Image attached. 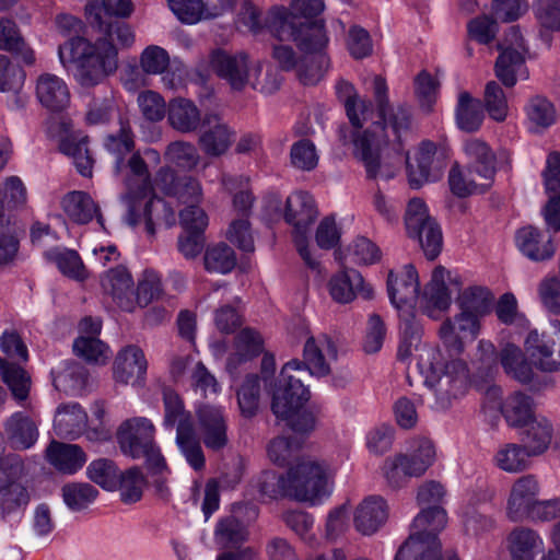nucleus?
I'll return each mask as SVG.
<instances>
[{"mask_svg": "<svg viewBox=\"0 0 560 560\" xmlns=\"http://www.w3.org/2000/svg\"><path fill=\"white\" fill-rule=\"evenodd\" d=\"M384 78L373 79V96L378 120L353 138L354 156L360 160L370 179H390L405 161L409 172V183L418 188L438 176L432 174V163L436 147L431 141H422L416 158L417 168L409 163L404 150V139L410 132L411 112L406 105L390 106Z\"/></svg>", "mask_w": 560, "mask_h": 560, "instance_id": "f257e3e1", "label": "nucleus"}, {"mask_svg": "<svg viewBox=\"0 0 560 560\" xmlns=\"http://www.w3.org/2000/svg\"><path fill=\"white\" fill-rule=\"evenodd\" d=\"M115 174L121 177L125 186L121 201L127 209L126 221L129 225L135 226L143 221L147 233L154 236V217L159 220L160 213H163L167 226L175 223V212L165 201L149 198L152 191L151 174L139 152L132 153L124 162V168L115 171Z\"/></svg>", "mask_w": 560, "mask_h": 560, "instance_id": "f03ea898", "label": "nucleus"}, {"mask_svg": "<svg viewBox=\"0 0 560 560\" xmlns=\"http://www.w3.org/2000/svg\"><path fill=\"white\" fill-rule=\"evenodd\" d=\"M417 366L434 396L432 407L435 410H447L464 395L468 370L460 358L446 357L440 349L423 348Z\"/></svg>", "mask_w": 560, "mask_h": 560, "instance_id": "7ed1b4c3", "label": "nucleus"}, {"mask_svg": "<svg viewBox=\"0 0 560 560\" xmlns=\"http://www.w3.org/2000/svg\"><path fill=\"white\" fill-rule=\"evenodd\" d=\"M325 9L324 0H293L291 9L270 11L267 27L280 42L293 40L299 49L327 45L328 37L323 21L314 20Z\"/></svg>", "mask_w": 560, "mask_h": 560, "instance_id": "20e7f679", "label": "nucleus"}, {"mask_svg": "<svg viewBox=\"0 0 560 560\" xmlns=\"http://www.w3.org/2000/svg\"><path fill=\"white\" fill-rule=\"evenodd\" d=\"M61 65L75 63L78 82L85 88L101 84L118 68V52L115 44L106 38L92 43L84 37L69 38L58 48Z\"/></svg>", "mask_w": 560, "mask_h": 560, "instance_id": "39448f33", "label": "nucleus"}, {"mask_svg": "<svg viewBox=\"0 0 560 560\" xmlns=\"http://www.w3.org/2000/svg\"><path fill=\"white\" fill-rule=\"evenodd\" d=\"M446 512L438 505L423 509L413 520L407 540L398 549L394 560H451L458 556L453 551L441 553L438 534L445 527Z\"/></svg>", "mask_w": 560, "mask_h": 560, "instance_id": "423d86ee", "label": "nucleus"}, {"mask_svg": "<svg viewBox=\"0 0 560 560\" xmlns=\"http://www.w3.org/2000/svg\"><path fill=\"white\" fill-rule=\"evenodd\" d=\"M155 429L143 417L125 420L117 430V441L124 455L133 459L144 458L151 475L162 476L168 471L164 456L154 441Z\"/></svg>", "mask_w": 560, "mask_h": 560, "instance_id": "0eeeda50", "label": "nucleus"}, {"mask_svg": "<svg viewBox=\"0 0 560 560\" xmlns=\"http://www.w3.org/2000/svg\"><path fill=\"white\" fill-rule=\"evenodd\" d=\"M308 374L299 360L287 362L280 372L276 384L271 410L277 418H288L310 398V390L302 377Z\"/></svg>", "mask_w": 560, "mask_h": 560, "instance_id": "6e6552de", "label": "nucleus"}, {"mask_svg": "<svg viewBox=\"0 0 560 560\" xmlns=\"http://www.w3.org/2000/svg\"><path fill=\"white\" fill-rule=\"evenodd\" d=\"M317 215L315 200L308 192L296 191L287 198L284 220L293 228L295 247L304 262L311 268H316L318 262L311 256L307 246V232Z\"/></svg>", "mask_w": 560, "mask_h": 560, "instance_id": "1a4fd4ad", "label": "nucleus"}, {"mask_svg": "<svg viewBox=\"0 0 560 560\" xmlns=\"http://www.w3.org/2000/svg\"><path fill=\"white\" fill-rule=\"evenodd\" d=\"M287 478L290 499L314 502L328 494V469L315 460L299 459L288 469Z\"/></svg>", "mask_w": 560, "mask_h": 560, "instance_id": "9d476101", "label": "nucleus"}, {"mask_svg": "<svg viewBox=\"0 0 560 560\" xmlns=\"http://www.w3.org/2000/svg\"><path fill=\"white\" fill-rule=\"evenodd\" d=\"M24 474V463L18 456L0 462V517L22 512L31 501L28 488L20 480Z\"/></svg>", "mask_w": 560, "mask_h": 560, "instance_id": "9b49d317", "label": "nucleus"}, {"mask_svg": "<svg viewBox=\"0 0 560 560\" xmlns=\"http://www.w3.org/2000/svg\"><path fill=\"white\" fill-rule=\"evenodd\" d=\"M210 65L219 78L238 92L249 86L252 77L261 71V63L252 62L245 52L215 50L211 55Z\"/></svg>", "mask_w": 560, "mask_h": 560, "instance_id": "f8f14e48", "label": "nucleus"}, {"mask_svg": "<svg viewBox=\"0 0 560 560\" xmlns=\"http://www.w3.org/2000/svg\"><path fill=\"white\" fill-rule=\"evenodd\" d=\"M524 348L533 365L542 372H560V322L552 324L551 331L530 330Z\"/></svg>", "mask_w": 560, "mask_h": 560, "instance_id": "ddd939ff", "label": "nucleus"}, {"mask_svg": "<svg viewBox=\"0 0 560 560\" xmlns=\"http://www.w3.org/2000/svg\"><path fill=\"white\" fill-rule=\"evenodd\" d=\"M480 330V322L465 313L445 319L439 328V337L447 352L446 357L459 358L464 352L466 340L472 341Z\"/></svg>", "mask_w": 560, "mask_h": 560, "instance_id": "4468645a", "label": "nucleus"}, {"mask_svg": "<svg viewBox=\"0 0 560 560\" xmlns=\"http://www.w3.org/2000/svg\"><path fill=\"white\" fill-rule=\"evenodd\" d=\"M506 42L509 46L497 58L494 72L504 86L513 88L516 84L517 75H522L525 63L523 52L526 48L524 38L516 27H511L506 35Z\"/></svg>", "mask_w": 560, "mask_h": 560, "instance_id": "2eb2a0df", "label": "nucleus"}, {"mask_svg": "<svg viewBox=\"0 0 560 560\" xmlns=\"http://www.w3.org/2000/svg\"><path fill=\"white\" fill-rule=\"evenodd\" d=\"M539 481L534 475H525L513 483L506 504V516L512 522L530 517L538 505Z\"/></svg>", "mask_w": 560, "mask_h": 560, "instance_id": "dca6fc26", "label": "nucleus"}, {"mask_svg": "<svg viewBox=\"0 0 560 560\" xmlns=\"http://www.w3.org/2000/svg\"><path fill=\"white\" fill-rule=\"evenodd\" d=\"M235 135V130L219 115L206 114L202 118L198 144L206 155L219 158L230 150Z\"/></svg>", "mask_w": 560, "mask_h": 560, "instance_id": "f3484780", "label": "nucleus"}, {"mask_svg": "<svg viewBox=\"0 0 560 560\" xmlns=\"http://www.w3.org/2000/svg\"><path fill=\"white\" fill-rule=\"evenodd\" d=\"M199 439L212 452H220L229 443L228 423L223 410L203 405L197 410Z\"/></svg>", "mask_w": 560, "mask_h": 560, "instance_id": "a211bd4d", "label": "nucleus"}, {"mask_svg": "<svg viewBox=\"0 0 560 560\" xmlns=\"http://www.w3.org/2000/svg\"><path fill=\"white\" fill-rule=\"evenodd\" d=\"M338 354L334 340L327 334L310 336L304 345L303 361L306 372L317 377L330 374V361Z\"/></svg>", "mask_w": 560, "mask_h": 560, "instance_id": "6ab92c4d", "label": "nucleus"}, {"mask_svg": "<svg viewBox=\"0 0 560 560\" xmlns=\"http://www.w3.org/2000/svg\"><path fill=\"white\" fill-rule=\"evenodd\" d=\"M148 361L143 351L135 345L124 347L116 355L113 374L117 383L142 386L145 382Z\"/></svg>", "mask_w": 560, "mask_h": 560, "instance_id": "aec40b11", "label": "nucleus"}, {"mask_svg": "<svg viewBox=\"0 0 560 560\" xmlns=\"http://www.w3.org/2000/svg\"><path fill=\"white\" fill-rule=\"evenodd\" d=\"M158 183L166 196L174 197L186 207L200 205L202 201L201 184L192 176H177L172 170L165 168L159 172Z\"/></svg>", "mask_w": 560, "mask_h": 560, "instance_id": "412c9836", "label": "nucleus"}, {"mask_svg": "<svg viewBox=\"0 0 560 560\" xmlns=\"http://www.w3.org/2000/svg\"><path fill=\"white\" fill-rule=\"evenodd\" d=\"M328 291L331 299L340 304L352 302L357 295L369 300L373 298L374 290L364 282L361 273L354 269H346L334 275L328 281Z\"/></svg>", "mask_w": 560, "mask_h": 560, "instance_id": "4be33fe9", "label": "nucleus"}, {"mask_svg": "<svg viewBox=\"0 0 560 560\" xmlns=\"http://www.w3.org/2000/svg\"><path fill=\"white\" fill-rule=\"evenodd\" d=\"M450 271L443 266L434 268L431 281L420 298V307L429 317L436 319L441 313L451 306V294L446 287V279H450Z\"/></svg>", "mask_w": 560, "mask_h": 560, "instance_id": "5701e85b", "label": "nucleus"}, {"mask_svg": "<svg viewBox=\"0 0 560 560\" xmlns=\"http://www.w3.org/2000/svg\"><path fill=\"white\" fill-rule=\"evenodd\" d=\"M515 243L520 252L533 261L548 260L556 253L552 235L533 225L517 230Z\"/></svg>", "mask_w": 560, "mask_h": 560, "instance_id": "b1692460", "label": "nucleus"}, {"mask_svg": "<svg viewBox=\"0 0 560 560\" xmlns=\"http://www.w3.org/2000/svg\"><path fill=\"white\" fill-rule=\"evenodd\" d=\"M419 288L418 272L412 265H406L399 275L388 273V296L396 308L412 307L419 299Z\"/></svg>", "mask_w": 560, "mask_h": 560, "instance_id": "393cba45", "label": "nucleus"}, {"mask_svg": "<svg viewBox=\"0 0 560 560\" xmlns=\"http://www.w3.org/2000/svg\"><path fill=\"white\" fill-rule=\"evenodd\" d=\"M2 427L10 447L15 451L30 450L39 436L37 423L23 411L13 412Z\"/></svg>", "mask_w": 560, "mask_h": 560, "instance_id": "a878e982", "label": "nucleus"}, {"mask_svg": "<svg viewBox=\"0 0 560 560\" xmlns=\"http://www.w3.org/2000/svg\"><path fill=\"white\" fill-rule=\"evenodd\" d=\"M388 512V504L384 498L370 495L355 508L354 527L362 535H373L387 522Z\"/></svg>", "mask_w": 560, "mask_h": 560, "instance_id": "bb28decb", "label": "nucleus"}, {"mask_svg": "<svg viewBox=\"0 0 560 560\" xmlns=\"http://www.w3.org/2000/svg\"><path fill=\"white\" fill-rule=\"evenodd\" d=\"M463 151L468 160L469 175H476L490 185L495 174V154L487 142L470 138L463 144Z\"/></svg>", "mask_w": 560, "mask_h": 560, "instance_id": "cd10ccee", "label": "nucleus"}, {"mask_svg": "<svg viewBox=\"0 0 560 560\" xmlns=\"http://www.w3.org/2000/svg\"><path fill=\"white\" fill-rule=\"evenodd\" d=\"M104 292L113 298L115 303L125 311L135 307L133 280L125 267L109 269L101 280Z\"/></svg>", "mask_w": 560, "mask_h": 560, "instance_id": "c85d7f7f", "label": "nucleus"}, {"mask_svg": "<svg viewBox=\"0 0 560 560\" xmlns=\"http://www.w3.org/2000/svg\"><path fill=\"white\" fill-rule=\"evenodd\" d=\"M35 93L42 106L50 112H61L70 103L68 85L56 74H40L36 80Z\"/></svg>", "mask_w": 560, "mask_h": 560, "instance_id": "c756f323", "label": "nucleus"}, {"mask_svg": "<svg viewBox=\"0 0 560 560\" xmlns=\"http://www.w3.org/2000/svg\"><path fill=\"white\" fill-rule=\"evenodd\" d=\"M47 462L58 471L72 475L86 462L84 451L77 444L51 441L45 451Z\"/></svg>", "mask_w": 560, "mask_h": 560, "instance_id": "7c9ffc66", "label": "nucleus"}, {"mask_svg": "<svg viewBox=\"0 0 560 560\" xmlns=\"http://www.w3.org/2000/svg\"><path fill=\"white\" fill-rule=\"evenodd\" d=\"M506 544L512 560H535L544 550L542 537L525 526L513 528L506 537Z\"/></svg>", "mask_w": 560, "mask_h": 560, "instance_id": "2f4dec72", "label": "nucleus"}, {"mask_svg": "<svg viewBox=\"0 0 560 560\" xmlns=\"http://www.w3.org/2000/svg\"><path fill=\"white\" fill-rule=\"evenodd\" d=\"M88 415L78 402L62 404L55 413L54 431L62 439H75L84 433Z\"/></svg>", "mask_w": 560, "mask_h": 560, "instance_id": "473e14b6", "label": "nucleus"}, {"mask_svg": "<svg viewBox=\"0 0 560 560\" xmlns=\"http://www.w3.org/2000/svg\"><path fill=\"white\" fill-rule=\"evenodd\" d=\"M61 206L69 219L78 224H86L93 218H96L101 224L103 222L98 205L85 191L73 190L68 192L62 198Z\"/></svg>", "mask_w": 560, "mask_h": 560, "instance_id": "72a5a7b5", "label": "nucleus"}, {"mask_svg": "<svg viewBox=\"0 0 560 560\" xmlns=\"http://www.w3.org/2000/svg\"><path fill=\"white\" fill-rule=\"evenodd\" d=\"M521 442L533 456H540L549 448L552 436V423L545 417H537L523 425Z\"/></svg>", "mask_w": 560, "mask_h": 560, "instance_id": "f704fd0d", "label": "nucleus"}, {"mask_svg": "<svg viewBox=\"0 0 560 560\" xmlns=\"http://www.w3.org/2000/svg\"><path fill=\"white\" fill-rule=\"evenodd\" d=\"M326 45L315 47L311 43L310 49H300L302 51L301 63L298 68L296 74L299 80L304 85H314L318 83L328 69V57L323 54Z\"/></svg>", "mask_w": 560, "mask_h": 560, "instance_id": "c9c22d12", "label": "nucleus"}, {"mask_svg": "<svg viewBox=\"0 0 560 560\" xmlns=\"http://www.w3.org/2000/svg\"><path fill=\"white\" fill-rule=\"evenodd\" d=\"M493 302V294L489 289L481 285L468 287L457 298L460 313L474 316L476 320L492 311Z\"/></svg>", "mask_w": 560, "mask_h": 560, "instance_id": "e433bc0d", "label": "nucleus"}, {"mask_svg": "<svg viewBox=\"0 0 560 560\" xmlns=\"http://www.w3.org/2000/svg\"><path fill=\"white\" fill-rule=\"evenodd\" d=\"M500 361L505 373L522 384H528L534 378L533 363L528 362L522 349L508 343L500 352Z\"/></svg>", "mask_w": 560, "mask_h": 560, "instance_id": "4c0bfd02", "label": "nucleus"}, {"mask_svg": "<svg viewBox=\"0 0 560 560\" xmlns=\"http://www.w3.org/2000/svg\"><path fill=\"white\" fill-rule=\"evenodd\" d=\"M338 98L343 103L347 116L353 127H362L373 114L372 105L364 100H358L354 88L347 81H339L336 85Z\"/></svg>", "mask_w": 560, "mask_h": 560, "instance_id": "58836bf2", "label": "nucleus"}, {"mask_svg": "<svg viewBox=\"0 0 560 560\" xmlns=\"http://www.w3.org/2000/svg\"><path fill=\"white\" fill-rule=\"evenodd\" d=\"M382 474L386 485L393 490L404 488L413 477H420L406 453H397L387 457L382 466Z\"/></svg>", "mask_w": 560, "mask_h": 560, "instance_id": "ea45409f", "label": "nucleus"}, {"mask_svg": "<svg viewBox=\"0 0 560 560\" xmlns=\"http://www.w3.org/2000/svg\"><path fill=\"white\" fill-rule=\"evenodd\" d=\"M168 121L179 132H191L201 122L200 112L191 101L175 98L168 105Z\"/></svg>", "mask_w": 560, "mask_h": 560, "instance_id": "a19ab883", "label": "nucleus"}, {"mask_svg": "<svg viewBox=\"0 0 560 560\" xmlns=\"http://www.w3.org/2000/svg\"><path fill=\"white\" fill-rule=\"evenodd\" d=\"M0 377L16 401L22 402L28 398L32 380L22 366L0 357Z\"/></svg>", "mask_w": 560, "mask_h": 560, "instance_id": "79ce46f5", "label": "nucleus"}, {"mask_svg": "<svg viewBox=\"0 0 560 560\" xmlns=\"http://www.w3.org/2000/svg\"><path fill=\"white\" fill-rule=\"evenodd\" d=\"M501 412L510 427L522 428L534 419V404L529 396L515 392L501 405Z\"/></svg>", "mask_w": 560, "mask_h": 560, "instance_id": "37998d69", "label": "nucleus"}, {"mask_svg": "<svg viewBox=\"0 0 560 560\" xmlns=\"http://www.w3.org/2000/svg\"><path fill=\"white\" fill-rule=\"evenodd\" d=\"M104 147L114 156V170H122L124 162L135 153V136L129 122L121 120L118 133L107 136Z\"/></svg>", "mask_w": 560, "mask_h": 560, "instance_id": "c03bdc74", "label": "nucleus"}, {"mask_svg": "<svg viewBox=\"0 0 560 560\" xmlns=\"http://www.w3.org/2000/svg\"><path fill=\"white\" fill-rule=\"evenodd\" d=\"M456 122L459 129L475 132L480 129L483 121L481 102L474 98L468 92H460L455 110Z\"/></svg>", "mask_w": 560, "mask_h": 560, "instance_id": "a18cd8bd", "label": "nucleus"}, {"mask_svg": "<svg viewBox=\"0 0 560 560\" xmlns=\"http://www.w3.org/2000/svg\"><path fill=\"white\" fill-rule=\"evenodd\" d=\"M44 256L48 261L54 262L63 276L77 281L88 278V271L75 250L56 247L45 252Z\"/></svg>", "mask_w": 560, "mask_h": 560, "instance_id": "49530a36", "label": "nucleus"}, {"mask_svg": "<svg viewBox=\"0 0 560 560\" xmlns=\"http://www.w3.org/2000/svg\"><path fill=\"white\" fill-rule=\"evenodd\" d=\"M163 402L165 427L176 425V434L182 430L195 428L191 415L185 410L184 402L176 392L164 388Z\"/></svg>", "mask_w": 560, "mask_h": 560, "instance_id": "de8ad7c7", "label": "nucleus"}, {"mask_svg": "<svg viewBox=\"0 0 560 560\" xmlns=\"http://www.w3.org/2000/svg\"><path fill=\"white\" fill-rule=\"evenodd\" d=\"M90 22L105 35L104 38L113 44L116 40L119 46L129 47L135 42V34L131 27L117 18L104 20L102 13L96 12L90 15Z\"/></svg>", "mask_w": 560, "mask_h": 560, "instance_id": "09e8293b", "label": "nucleus"}, {"mask_svg": "<svg viewBox=\"0 0 560 560\" xmlns=\"http://www.w3.org/2000/svg\"><path fill=\"white\" fill-rule=\"evenodd\" d=\"M532 457L522 443H506L498 450L494 463L506 472H520L529 467Z\"/></svg>", "mask_w": 560, "mask_h": 560, "instance_id": "8fccbe9b", "label": "nucleus"}, {"mask_svg": "<svg viewBox=\"0 0 560 560\" xmlns=\"http://www.w3.org/2000/svg\"><path fill=\"white\" fill-rule=\"evenodd\" d=\"M203 264L208 272L226 275L235 268L237 258L233 248L221 242L206 248Z\"/></svg>", "mask_w": 560, "mask_h": 560, "instance_id": "3c124183", "label": "nucleus"}, {"mask_svg": "<svg viewBox=\"0 0 560 560\" xmlns=\"http://www.w3.org/2000/svg\"><path fill=\"white\" fill-rule=\"evenodd\" d=\"M410 237L418 238L425 257L434 260L441 253L443 245L442 231L434 219L420 224L419 228L407 231Z\"/></svg>", "mask_w": 560, "mask_h": 560, "instance_id": "603ef678", "label": "nucleus"}, {"mask_svg": "<svg viewBox=\"0 0 560 560\" xmlns=\"http://www.w3.org/2000/svg\"><path fill=\"white\" fill-rule=\"evenodd\" d=\"M147 479L137 466L130 467L118 475V489L120 499L126 504H132L141 500Z\"/></svg>", "mask_w": 560, "mask_h": 560, "instance_id": "864d4df0", "label": "nucleus"}, {"mask_svg": "<svg viewBox=\"0 0 560 560\" xmlns=\"http://www.w3.org/2000/svg\"><path fill=\"white\" fill-rule=\"evenodd\" d=\"M176 444L191 468L200 471L206 466V457L195 428L176 434Z\"/></svg>", "mask_w": 560, "mask_h": 560, "instance_id": "5fc2aeb1", "label": "nucleus"}, {"mask_svg": "<svg viewBox=\"0 0 560 560\" xmlns=\"http://www.w3.org/2000/svg\"><path fill=\"white\" fill-rule=\"evenodd\" d=\"M237 404L241 415L245 418H253L259 410L260 402V378L257 374H249L238 388Z\"/></svg>", "mask_w": 560, "mask_h": 560, "instance_id": "6e6d98bb", "label": "nucleus"}, {"mask_svg": "<svg viewBox=\"0 0 560 560\" xmlns=\"http://www.w3.org/2000/svg\"><path fill=\"white\" fill-rule=\"evenodd\" d=\"M62 499L72 511H81L89 506L97 497L98 491L86 482H70L62 487Z\"/></svg>", "mask_w": 560, "mask_h": 560, "instance_id": "4d7b16f0", "label": "nucleus"}, {"mask_svg": "<svg viewBox=\"0 0 560 560\" xmlns=\"http://www.w3.org/2000/svg\"><path fill=\"white\" fill-rule=\"evenodd\" d=\"M88 142V137H82L81 139L69 138L61 144L62 151L73 159L78 172L84 177L92 176L94 164Z\"/></svg>", "mask_w": 560, "mask_h": 560, "instance_id": "13d9d810", "label": "nucleus"}, {"mask_svg": "<svg viewBox=\"0 0 560 560\" xmlns=\"http://www.w3.org/2000/svg\"><path fill=\"white\" fill-rule=\"evenodd\" d=\"M448 184L451 191L459 198L485 192L490 187L488 182H477L474 175H469V173L467 175L464 174L458 165H454L451 168Z\"/></svg>", "mask_w": 560, "mask_h": 560, "instance_id": "bf43d9fd", "label": "nucleus"}, {"mask_svg": "<svg viewBox=\"0 0 560 560\" xmlns=\"http://www.w3.org/2000/svg\"><path fill=\"white\" fill-rule=\"evenodd\" d=\"M483 104L490 118L501 122L509 114V104L506 95L501 85L495 81H489L486 84L483 93Z\"/></svg>", "mask_w": 560, "mask_h": 560, "instance_id": "052dcab7", "label": "nucleus"}, {"mask_svg": "<svg viewBox=\"0 0 560 560\" xmlns=\"http://www.w3.org/2000/svg\"><path fill=\"white\" fill-rule=\"evenodd\" d=\"M90 480L106 490H114L118 485V468L112 459L98 458L90 463L86 468Z\"/></svg>", "mask_w": 560, "mask_h": 560, "instance_id": "680f3d73", "label": "nucleus"}, {"mask_svg": "<svg viewBox=\"0 0 560 560\" xmlns=\"http://www.w3.org/2000/svg\"><path fill=\"white\" fill-rule=\"evenodd\" d=\"M73 351L86 362L105 364L109 359L108 347L94 336H81L73 342Z\"/></svg>", "mask_w": 560, "mask_h": 560, "instance_id": "e2e57ef3", "label": "nucleus"}, {"mask_svg": "<svg viewBox=\"0 0 560 560\" xmlns=\"http://www.w3.org/2000/svg\"><path fill=\"white\" fill-rule=\"evenodd\" d=\"M215 539L223 547H236L247 539L246 527L234 516L221 520L215 527Z\"/></svg>", "mask_w": 560, "mask_h": 560, "instance_id": "0e129e2a", "label": "nucleus"}, {"mask_svg": "<svg viewBox=\"0 0 560 560\" xmlns=\"http://www.w3.org/2000/svg\"><path fill=\"white\" fill-rule=\"evenodd\" d=\"M165 158L168 162L187 171L195 168L200 160L195 145L185 141L171 142L165 150Z\"/></svg>", "mask_w": 560, "mask_h": 560, "instance_id": "69168bd1", "label": "nucleus"}, {"mask_svg": "<svg viewBox=\"0 0 560 560\" xmlns=\"http://www.w3.org/2000/svg\"><path fill=\"white\" fill-rule=\"evenodd\" d=\"M162 293L161 278L154 270H145L135 291V302L144 307Z\"/></svg>", "mask_w": 560, "mask_h": 560, "instance_id": "338daca9", "label": "nucleus"}, {"mask_svg": "<svg viewBox=\"0 0 560 560\" xmlns=\"http://www.w3.org/2000/svg\"><path fill=\"white\" fill-rule=\"evenodd\" d=\"M535 16L541 28L560 32V0H537Z\"/></svg>", "mask_w": 560, "mask_h": 560, "instance_id": "774afa93", "label": "nucleus"}]
</instances>
